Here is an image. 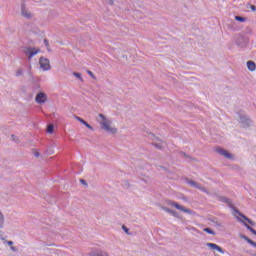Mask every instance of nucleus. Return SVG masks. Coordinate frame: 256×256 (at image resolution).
I'll use <instances>...</instances> for the list:
<instances>
[{
	"instance_id": "obj_27",
	"label": "nucleus",
	"mask_w": 256,
	"mask_h": 256,
	"mask_svg": "<svg viewBox=\"0 0 256 256\" xmlns=\"http://www.w3.org/2000/svg\"><path fill=\"white\" fill-rule=\"evenodd\" d=\"M87 73L90 75V77H92V79H96L95 74H93L90 70H87Z\"/></svg>"
},
{
	"instance_id": "obj_7",
	"label": "nucleus",
	"mask_w": 256,
	"mask_h": 256,
	"mask_svg": "<svg viewBox=\"0 0 256 256\" xmlns=\"http://www.w3.org/2000/svg\"><path fill=\"white\" fill-rule=\"evenodd\" d=\"M24 53H25V55H28V59H33V57H35V55H37V53H39V49L35 50V48L26 47L24 49Z\"/></svg>"
},
{
	"instance_id": "obj_36",
	"label": "nucleus",
	"mask_w": 256,
	"mask_h": 256,
	"mask_svg": "<svg viewBox=\"0 0 256 256\" xmlns=\"http://www.w3.org/2000/svg\"><path fill=\"white\" fill-rule=\"evenodd\" d=\"M250 245H252V247L256 248V242L255 241H252V243Z\"/></svg>"
},
{
	"instance_id": "obj_1",
	"label": "nucleus",
	"mask_w": 256,
	"mask_h": 256,
	"mask_svg": "<svg viewBox=\"0 0 256 256\" xmlns=\"http://www.w3.org/2000/svg\"><path fill=\"white\" fill-rule=\"evenodd\" d=\"M100 119L102 121L100 122L101 129L104 131H107V133H112V135H115L117 133V128L111 127V121L109 119H106L105 115L99 114Z\"/></svg>"
},
{
	"instance_id": "obj_30",
	"label": "nucleus",
	"mask_w": 256,
	"mask_h": 256,
	"mask_svg": "<svg viewBox=\"0 0 256 256\" xmlns=\"http://www.w3.org/2000/svg\"><path fill=\"white\" fill-rule=\"evenodd\" d=\"M122 229L125 233H129V228H127V226L123 225Z\"/></svg>"
},
{
	"instance_id": "obj_8",
	"label": "nucleus",
	"mask_w": 256,
	"mask_h": 256,
	"mask_svg": "<svg viewBox=\"0 0 256 256\" xmlns=\"http://www.w3.org/2000/svg\"><path fill=\"white\" fill-rule=\"evenodd\" d=\"M216 153H218L219 155H222L226 159H233V154L229 153L227 150L221 147L216 148Z\"/></svg>"
},
{
	"instance_id": "obj_21",
	"label": "nucleus",
	"mask_w": 256,
	"mask_h": 256,
	"mask_svg": "<svg viewBox=\"0 0 256 256\" xmlns=\"http://www.w3.org/2000/svg\"><path fill=\"white\" fill-rule=\"evenodd\" d=\"M235 20L239 21L240 23H245V21H247V18L242 16H235Z\"/></svg>"
},
{
	"instance_id": "obj_38",
	"label": "nucleus",
	"mask_w": 256,
	"mask_h": 256,
	"mask_svg": "<svg viewBox=\"0 0 256 256\" xmlns=\"http://www.w3.org/2000/svg\"><path fill=\"white\" fill-rule=\"evenodd\" d=\"M109 5H113V0H108Z\"/></svg>"
},
{
	"instance_id": "obj_24",
	"label": "nucleus",
	"mask_w": 256,
	"mask_h": 256,
	"mask_svg": "<svg viewBox=\"0 0 256 256\" xmlns=\"http://www.w3.org/2000/svg\"><path fill=\"white\" fill-rule=\"evenodd\" d=\"M11 139H12V141H14V143H20L19 138L17 136H15L14 134L11 135Z\"/></svg>"
},
{
	"instance_id": "obj_12",
	"label": "nucleus",
	"mask_w": 256,
	"mask_h": 256,
	"mask_svg": "<svg viewBox=\"0 0 256 256\" xmlns=\"http://www.w3.org/2000/svg\"><path fill=\"white\" fill-rule=\"evenodd\" d=\"M236 45L243 49L244 47H247V41H245L243 36H239L236 40Z\"/></svg>"
},
{
	"instance_id": "obj_16",
	"label": "nucleus",
	"mask_w": 256,
	"mask_h": 256,
	"mask_svg": "<svg viewBox=\"0 0 256 256\" xmlns=\"http://www.w3.org/2000/svg\"><path fill=\"white\" fill-rule=\"evenodd\" d=\"M247 67H248V70H249V71H255V69H256V64H255L254 61L249 60V61L247 62Z\"/></svg>"
},
{
	"instance_id": "obj_34",
	"label": "nucleus",
	"mask_w": 256,
	"mask_h": 256,
	"mask_svg": "<svg viewBox=\"0 0 256 256\" xmlns=\"http://www.w3.org/2000/svg\"><path fill=\"white\" fill-rule=\"evenodd\" d=\"M180 155H181L182 157H187V154H186L185 152H180Z\"/></svg>"
},
{
	"instance_id": "obj_40",
	"label": "nucleus",
	"mask_w": 256,
	"mask_h": 256,
	"mask_svg": "<svg viewBox=\"0 0 256 256\" xmlns=\"http://www.w3.org/2000/svg\"><path fill=\"white\" fill-rule=\"evenodd\" d=\"M7 245H13V241H8Z\"/></svg>"
},
{
	"instance_id": "obj_6",
	"label": "nucleus",
	"mask_w": 256,
	"mask_h": 256,
	"mask_svg": "<svg viewBox=\"0 0 256 256\" xmlns=\"http://www.w3.org/2000/svg\"><path fill=\"white\" fill-rule=\"evenodd\" d=\"M35 101L38 105H43V103L47 102V94L45 92H39L35 97Z\"/></svg>"
},
{
	"instance_id": "obj_18",
	"label": "nucleus",
	"mask_w": 256,
	"mask_h": 256,
	"mask_svg": "<svg viewBox=\"0 0 256 256\" xmlns=\"http://www.w3.org/2000/svg\"><path fill=\"white\" fill-rule=\"evenodd\" d=\"M5 225V216L3 215V212L0 211V229H3Z\"/></svg>"
},
{
	"instance_id": "obj_32",
	"label": "nucleus",
	"mask_w": 256,
	"mask_h": 256,
	"mask_svg": "<svg viewBox=\"0 0 256 256\" xmlns=\"http://www.w3.org/2000/svg\"><path fill=\"white\" fill-rule=\"evenodd\" d=\"M240 237H241V239H244V241H247L249 239V237H247V236H245L243 234H241Z\"/></svg>"
},
{
	"instance_id": "obj_2",
	"label": "nucleus",
	"mask_w": 256,
	"mask_h": 256,
	"mask_svg": "<svg viewBox=\"0 0 256 256\" xmlns=\"http://www.w3.org/2000/svg\"><path fill=\"white\" fill-rule=\"evenodd\" d=\"M238 116L239 123H241L243 129H248V127H251L253 121L251 120V118H249V116L242 113H238Z\"/></svg>"
},
{
	"instance_id": "obj_25",
	"label": "nucleus",
	"mask_w": 256,
	"mask_h": 256,
	"mask_svg": "<svg viewBox=\"0 0 256 256\" xmlns=\"http://www.w3.org/2000/svg\"><path fill=\"white\" fill-rule=\"evenodd\" d=\"M247 9H251V11H256V6L251 5V4H247Z\"/></svg>"
},
{
	"instance_id": "obj_26",
	"label": "nucleus",
	"mask_w": 256,
	"mask_h": 256,
	"mask_svg": "<svg viewBox=\"0 0 256 256\" xmlns=\"http://www.w3.org/2000/svg\"><path fill=\"white\" fill-rule=\"evenodd\" d=\"M152 145H154V147H156V149H163V145L162 144L152 143Z\"/></svg>"
},
{
	"instance_id": "obj_11",
	"label": "nucleus",
	"mask_w": 256,
	"mask_h": 256,
	"mask_svg": "<svg viewBox=\"0 0 256 256\" xmlns=\"http://www.w3.org/2000/svg\"><path fill=\"white\" fill-rule=\"evenodd\" d=\"M235 213H238L240 217H242V219H244V221H247V223H249V225H252L253 227H255V222H253V220H251L250 218H248L247 216H245V214L239 212V210L234 209Z\"/></svg>"
},
{
	"instance_id": "obj_23",
	"label": "nucleus",
	"mask_w": 256,
	"mask_h": 256,
	"mask_svg": "<svg viewBox=\"0 0 256 256\" xmlns=\"http://www.w3.org/2000/svg\"><path fill=\"white\" fill-rule=\"evenodd\" d=\"M23 75V69L19 68L17 71H16V77H22Z\"/></svg>"
},
{
	"instance_id": "obj_29",
	"label": "nucleus",
	"mask_w": 256,
	"mask_h": 256,
	"mask_svg": "<svg viewBox=\"0 0 256 256\" xmlns=\"http://www.w3.org/2000/svg\"><path fill=\"white\" fill-rule=\"evenodd\" d=\"M222 201L224 202V203H231V200L229 199V198H222Z\"/></svg>"
},
{
	"instance_id": "obj_31",
	"label": "nucleus",
	"mask_w": 256,
	"mask_h": 256,
	"mask_svg": "<svg viewBox=\"0 0 256 256\" xmlns=\"http://www.w3.org/2000/svg\"><path fill=\"white\" fill-rule=\"evenodd\" d=\"M44 44H45V46L47 47V49H49V40L44 39Z\"/></svg>"
},
{
	"instance_id": "obj_17",
	"label": "nucleus",
	"mask_w": 256,
	"mask_h": 256,
	"mask_svg": "<svg viewBox=\"0 0 256 256\" xmlns=\"http://www.w3.org/2000/svg\"><path fill=\"white\" fill-rule=\"evenodd\" d=\"M242 223L244 224L246 229H248V231L252 232V234L256 236V230L253 227H251L249 224H247V222L242 221Z\"/></svg>"
},
{
	"instance_id": "obj_10",
	"label": "nucleus",
	"mask_w": 256,
	"mask_h": 256,
	"mask_svg": "<svg viewBox=\"0 0 256 256\" xmlns=\"http://www.w3.org/2000/svg\"><path fill=\"white\" fill-rule=\"evenodd\" d=\"M206 247H210V249L218 251V253H225V250L215 243H206Z\"/></svg>"
},
{
	"instance_id": "obj_13",
	"label": "nucleus",
	"mask_w": 256,
	"mask_h": 256,
	"mask_svg": "<svg viewBox=\"0 0 256 256\" xmlns=\"http://www.w3.org/2000/svg\"><path fill=\"white\" fill-rule=\"evenodd\" d=\"M161 209L163 211H165L166 213H169V215H172V217H179V213H177V211H174L170 208H167L165 206H161Z\"/></svg>"
},
{
	"instance_id": "obj_37",
	"label": "nucleus",
	"mask_w": 256,
	"mask_h": 256,
	"mask_svg": "<svg viewBox=\"0 0 256 256\" xmlns=\"http://www.w3.org/2000/svg\"><path fill=\"white\" fill-rule=\"evenodd\" d=\"M0 239H3V231H0Z\"/></svg>"
},
{
	"instance_id": "obj_4",
	"label": "nucleus",
	"mask_w": 256,
	"mask_h": 256,
	"mask_svg": "<svg viewBox=\"0 0 256 256\" xmlns=\"http://www.w3.org/2000/svg\"><path fill=\"white\" fill-rule=\"evenodd\" d=\"M40 67L43 69V71H49L51 69V64L49 62V59L45 57H40L39 59Z\"/></svg>"
},
{
	"instance_id": "obj_14",
	"label": "nucleus",
	"mask_w": 256,
	"mask_h": 256,
	"mask_svg": "<svg viewBox=\"0 0 256 256\" xmlns=\"http://www.w3.org/2000/svg\"><path fill=\"white\" fill-rule=\"evenodd\" d=\"M76 119H77V121L82 123V125H85V127H87V129H90V131H93V126H91L89 123H87V121H85L83 118L76 116Z\"/></svg>"
},
{
	"instance_id": "obj_20",
	"label": "nucleus",
	"mask_w": 256,
	"mask_h": 256,
	"mask_svg": "<svg viewBox=\"0 0 256 256\" xmlns=\"http://www.w3.org/2000/svg\"><path fill=\"white\" fill-rule=\"evenodd\" d=\"M73 76L76 77V79H79V81H81V83H83V77L81 76V73L79 72H73Z\"/></svg>"
},
{
	"instance_id": "obj_19",
	"label": "nucleus",
	"mask_w": 256,
	"mask_h": 256,
	"mask_svg": "<svg viewBox=\"0 0 256 256\" xmlns=\"http://www.w3.org/2000/svg\"><path fill=\"white\" fill-rule=\"evenodd\" d=\"M47 133H53L55 131V126L53 124H48L46 128Z\"/></svg>"
},
{
	"instance_id": "obj_15",
	"label": "nucleus",
	"mask_w": 256,
	"mask_h": 256,
	"mask_svg": "<svg viewBox=\"0 0 256 256\" xmlns=\"http://www.w3.org/2000/svg\"><path fill=\"white\" fill-rule=\"evenodd\" d=\"M211 222L214 223L217 229H225V226L223 225V223L217 221L216 219H212Z\"/></svg>"
},
{
	"instance_id": "obj_42",
	"label": "nucleus",
	"mask_w": 256,
	"mask_h": 256,
	"mask_svg": "<svg viewBox=\"0 0 256 256\" xmlns=\"http://www.w3.org/2000/svg\"><path fill=\"white\" fill-rule=\"evenodd\" d=\"M253 256H256V254H253Z\"/></svg>"
},
{
	"instance_id": "obj_39",
	"label": "nucleus",
	"mask_w": 256,
	"mask_h": 256,
	"mask_svg": "<svg viewBox=\"0 0 256 256\" xmlns=\"http://www.w3.org/2000/svg\"><path fill=\"white\" fill-rule=\"evenodd\" d=\"M34 155H35L36 157H39V156H40L39 152H35Z\"/></svg>"
},
{
	"instance_id": "obj_5",
	"label": "nucleus",
	"mask_w": 256,
	"mask_h": 256,
	"mask_svg": "<svg viewBox=\"0 0 256 256\" xmlns=\"http://www.w3.org/2000/svg\"><path fill=\"white\" fill-rule=\"evenodd\" d=\"M187 183L188 185H191V187H194L195 189H199V191H202L203 193H209V191H207V188L203 187L201 184L193 180L187 179Z\"/></svg>"
},
{
	"instance_id": "obj_33",
	"label": "nucleus",
	"mask_w": 256,
	"mask_h": 256,
	"mask_svg": "<svg viewBox=\"0 0 256 256\" xmlns=\"http://www.w3.org/2000/svg\"><path fill=\"white\" fill-rule=\"evenodd\" d=\"M247 241V243L249 244V245H251L252 243H253V240H251L250 238H248V240H246Z\"/></svg>"
},
{
	"instance_id": "obj_9",
	"label": "nucleus",
	"mask_w": 256,
	"mask_h": 256,
	"mask_svg": "<svg viewBox=\"0 0 256 256\" xmlns=\"http://www.w3.org/2000/svg\"><path fill=\"white\" fill-rule=\"evenodd\" d=\"M21 15H22V17H25V19H31V17H32L31 12H29V10H27V8H25V2H22V4H21Z\"/></svg>"
},
{
	"instance_id": "obj_35",
	"label": "nucleus",
	"mask_w": 256,
	"mask_h": 256,
	"mask_svg": "<svg viewBox=\"0 0 256 256\" xmlns=\"http://www.w3.org/2000/svg\"><path fill=\"white\" fill-rule=\"evenodd\" d=\"M28 75L31 79H33V73H31V71L28 72Z\"/></svg>"
},
{
	"instance_id": "obj_3",
	"label": "nucleus",
	"mask_w": 256,
	"mask_h": 256,
	"mask_svg": "<svg viewBox=\"0 0 256 256\" xmlns=\"http://www.w3.org/2000/svg\"><path fill=\"white\" fill-rule=\"evenodd\" d=\"M168 205H171V207H175V209H178L179 211H182L183 213H188V215H195V212L189 208H185V206L179 205V203L169 200Z\"/></svg>"
},
{
	"instance_id": "obj_28",
	"label": "nucleus",
	"mask_w": 256,
	"mask_h": 256,
	"mask_svg": "<svg viewBox=\"0 0 256 256\" xmlns=\"http://www.w3.org/2000/svg\"><path fill=\"white\" fill-rule=\"evenodd\" d=\"M80 183L86 187L88 186L87 181H85V179H80Z\"/></svg>"
},
{
	"instance_id": "obj_41",
	"label": "nucleus",
	"mask_w": 256,
	"mask_h": 256,
	"mask_svg": "<svg viewBox=\"0 0 256 256\" xmlns=\"http://www.w3.org/2000/svg\"><path fill=\"white\" fill-rule=\"evenodd\" d=\"M12 251H17L14 246L11 247Z\"/></svg>"
},
{
	"instance_id": "obj_22",
	"label": "nucleus",
	"mask_w": 256,
	"mask_h": 256,
	"mask_svg": "<svg viewBox=\"0 0 256 256\" xmlns=\"http://www.w3.org/2000/svg\"><path fill=\"white\" fill-rule=\"evenodd\" d=\"M203 231L209 235H216L215 231H213L211 228H204Z\"/></svg>"
}]
</instances>
